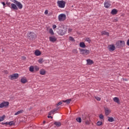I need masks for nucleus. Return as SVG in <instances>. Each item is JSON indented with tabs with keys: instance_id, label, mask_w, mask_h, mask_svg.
Segmentation results:
<instances>
[{
	"instance_id": "1",
	"label": "nucleus",
	"mask_w": 129,
	"mask_h": 129,
	"mask_svg": "<svg viewBox=\"0 0 129 129\" xmlns=\"http://www.w3.org/2000/svg\"><path fill=\"white\" fill-rule=\"evenodd\" d=\"M57 5L58 8L64 9L66 5V2L64 1H57Z\"/></svg>"
},
{
	"instance_id": "2",
	"label": "nucleus",
	"mask_w": 129,
	"mask_h": 129,
	"mask_svg": "<svg viewBox=\"0 0 129 129\" xmlns=\"http://www.w3.org/2000/svg\"><path fill=\"white\" fill-rule=\"evenodd\" d=\"M125 45V42L123 40H119L116 42V46L118 48H121L124 47Z\"/></svg>"
},
{
	"instance_id": "3",
	"label": "nucleus",
	"mask_w": 129,
	"mask_h": 129,
	"mask_svg": "<svg viewBox=\"0 0 129 129\" xmlns=\"http://www.w3.org/2000/svg\"><path fill=\"white\" fill-rule=\"evenodd\" d=\"M80 53L82 55H85L86 56L90 54V50L88 49H83L81 48H79Z\"/></svg>"
},
{
	"instance_id": "4",
	"label": "nucleus",
	"mask_w": 129,
	"mask_h": 129,
	"mask_svg": "<svg viewBox=\"0 0 129 129\" xmlns=\"http://www.w3.org/2000/svg\"><path fill=\"white\" fill-rule=\"evenodd\" d=\"M27 37L30 40H33V39H36L37 35L35 33L31 32L27 34Z\"/></svg>"
},
{
	"instance_id": "5",
	"label": "nucleus",
	"mask_w": 129,
	"mask_h": 129,
	"mask_svg": "<svg viewBox=\"0 0 129 129\" xmlns=\"http://www.w3.org/2000/svg\"><path fill=\"white\" fill-rule=\"evenodd\" d=\"M66 32H67V28H63L59 29V30L57 31V33L60 36H63L66 34Z\"/></svg>"
},
{
	"instance_id": "6",
	"label": "nucleus",
	"mask_w": 129,
	"mask_h": 129,
	"mask_svg": "<svg viewBox=\"0 0 129 129\" xmlns=\"http://www.w3.org/2000/svg\"><path fill=\"white\" fill-rule=\"evenodd\" d=\"M58 21L59 22H63L66 20V15L64 14H61L58 16Z\"/></svg>"
},
{
	"instance_id": "7",
	"label": "nucleus",
	"mask_w": 129,
	"mask_h": 129,
	"mask_svg": "<svg viewBox=\"0 0 129 129\" xmlns=\"http://www.w3.org/2000/svg\"><path fill=\"white\" fill-rule=\"evenodd\" d=\"M10 103L9 102L4 101L0 104V108H4V107H8Z\"/></svg>"
},
{
	"instance_id": "8",
	"label": "nucleus",
	"mask_w": 129,
	"mask_h": 129,
	"mask_svg": "<svg viewBox=\"0 0 129 129\" xmlns=\"http://www.w3.org/2000/svg\"><path fill=\"white\" fill-rule=\"evenodd\" d=\"M10 77L11 80L18 79V78H19V74H14L12 75H10Z\"/></svg>"
},
{
	"instance_id": "9",
	"label": "nucleus",
	"mask_w": 129,
	"mask_h": 129,
	"mask_svg": "<svg viewBox=\"0 0 129 129\" xmlns=\"http://www.w3.org/2000/svg\"><path fill=\"white\" fill-rule=\"evenodd\" d=\"M104 110L106 116H107V115H109V114L111 112V110H110V109L107 107H105Z\"/></svg>"
},
{
	"instance_id": "10",
	"label": "nucleus",
	"mask_w": 129,
	"mask_h": 129,
	"mask_svg": "<svg viewBox=\"0 0 129 129\" xmlns=\"http://www.w3.org/2000/svg\"><path fill=\"white\" fill-rule=\"evenodd\" d=\"M108 49L109 51L112 52V51H114L115 50V46L113 45V44L110 45L108 46Z\"/></svg>"
},
{
	"instance_id": "11",
	"label": "nucleus",
	"mask_w": 129,
	"mask_h": 129,
	"mask_svg": "<svg viewBox=\"0 0 129 129\" xmlns=\"http://www.w3.org/2000/svg\"><path fill=\"white\" fill-rule=\"evenodd\" d=\"M10 8L13 11H18V7L14 4H11Z\"/></svg>"
},
{
	"instance_id": "12",
	"label": "nucleus",
	"mask_w": 129,
	"mask_h": 129,
	"mask_svg": "<svg viewBox=\"0 0 129 129\" xmlns=\"http://www.w3.org/2000/svg\"><path fill=\"white\" fill-rule=\"evenodd\" d=\"M104 7L106 8V9H108V8H109V7H110L111 4L109 2L106 1L104 3Z\"/></svg>"
},
{
	"instance_id": "13",
	"label": "nucleus",
	"mask_w": 129,
	"mask_h": 129,
	"mask_svg": "<svg viewBox=\"0 0 129 129\" xmlns=\"http://www.w3.org/2000/svg\"><path fill=\"white\" fill-rule=\"evenodd\" d=\"M15 3L17 6V7H18L19 9H20V10L23 9V5H22V4H21V3H20L18 1H15Z\"/></svg>"
},
{
	"instance_id": "14",
	"label": "nucleus",
	"mask_w": 129,
	"mask_h": 129,
	"mask_svg": "<svg viewBox=\"0 0 129 129\" xmlns=\"http://www.w3.org/2000/svg\"><path fill=\"white\" fill-rule=\"evenodd\" d=\"M49 41L50 42H52V43H54V42H56V41H57V38H56L55 36H50Z\"/></svg>"
},
{
	"instance_id": "15",
	"label": "nucleus",
	"mask_w": 129,
	"mask_h": 129,
	"mask_svg": "<svg viewBox=\"0 0 129 129\" xmlns=\"http://www.w3.org/2000/svg\"><path fill=\"white\" fill-rule=\"evenodd\" d=\"M47 73V72L44 69H40L39 71V74L40 75H46V74Z\"/></svg>"
},
{
	"instance_id": "16",
	"label": "nucleus",
	"mask_w": 129,
	"mask_h": 129,
	"mask_svg": "<svg viewBox=\"0 0 129 129\" xmlns=\"http://www.w3.org/2000/svg\"><path fill=\"white\" fill-rule=\"evenodd\" d=\"M34 54L35 55V56H40L41 54H42V53L40 51V50H36Z\"/></svg>"
},
{
	"instance_id": "17",
	"label": "nucleus",
	"mask_w": 129,
	"mask_h": 129,
	"mask_svg": "<svg viewBox=\"0 0 129 129\" xmlns=\"http://www.w3.org/2000/svg\"><path fill=\"white\" fill-rule=\"evenodd\" d=\"M113 100L114 101V102H116V103H118V104H119V99L118 97H114Z\"/></svg>"
},
{
	"instance_id": "18",
	"label": "nucleus",
	"mask_w": 129,
	"mask_h": 129,
	"mask_svg": "<svg viewBox=\"0 0 129 129\" xmlns=\"http://www.w3.org/2000/svg\"><path fill=\"white\" fill-rule=\"evenodd\" d=\"M111 15H116V14H117V10L115 9H112L111 12Z\"/></svg>"
},
{
	"instance_id": "19",
	"label": "nucleus",
	"mask_w": 129,
	"mask_h": 129,
	"mask_svg": "<svg viewBox=\"0 0 129 129\" xmlns=\"http://www.w3.org/2000/svg\"><path fill=\"white\" fill-rule=\"evenodd\" d=\"M87 63L88 64V65H92V64H93V60H92L90 59H87Z\"/></svg>"
},
{
	"instance_id": "20",
	"label": "nucleus",
	"mask_w": 129,
	"mask_h": 129,
	"mask_svg": "<svg viewBox=\"0 0 129 129\" xmlns=\"http://www.w3.org/2000/svg\"><path fill=\"white\" fill-rule=\"evenodd\" d=\"M23 112H24V110L21 109L17 111L16 113H15V115H18V114H21V113H23Z\"/></svg>"
},
{
	"instance_id": "21",
	"label": "nucleus",
	"mask_w": 129,
	"mask_h": 129,
	"mask_svg": "<svg viewBox=\"0 0 129 129\" xmlns=\"http://www.w3.org/2000/svg\"><path fill=\"white\" fill-rule=\"evenodd\" d=\"M108 121H109L110 122H112L114 120V119L112 117H109L108 116Z\"/></svg>"
},
{
	"instance_id": "22",
	"label": "nucleus",
	"mask_w": 129,
	"mask_h": 129,
	"mask_svg": "<svg viewBox=\"0 0 129 129\" xmlns=\"http://www.w3.org/2000/svg\"><path fill=\"white\" fill-rule=\"evenodd\" d=\"M54 124H55V125H56V126H57V127H59V126H61V122H60L59 121H55L54 122Z\"/></svg>"
},
{
	"instance_id": "23",
	"label": "nucleus",
	"mask_w": 129,
	"mask_h": 129,
	"mask_svg": "<svg viewBox=\"0 0 129 129\" xmlns=\"http://www.w3.org/2000/svg\"><path fill=\"white\" fill-rule=\"evenodd\" d=\"M101 35H106V36H109V33L106 31H103L101 32Z\"/></svg>"
},
{
	"instance_id": "24",
	"label": "nucleus",
	"mask_w": 129,
	"mask_h": 129,
	"mask_svg": "<svg viewBox=\"0 0 129 129\" xmlns=\"http://www.w3.org/2000/svg\"><path fill=\"white\" fill-rule=\"evenodd\" d=\"M80 47H81V48H85L86 47V45H85V43L84 42H80Z\"/></svg>"
},
{
	"instance_id": "25",
	"label": "nucleus",
	"mask_w": 129,
	"mask_h": 129,
	"mask_svg": "<svg viewBox=\"0 0 129 129\" xmlns=\"http://www.w3.org/2000/svg\"><path fill=\"white\" fill-rule=\"evenodd\" d=\"M21 81L22 83H27V79L26 78H23L21 79Z\"/></svg>"
},
{
	"instance_id": "26",
	"label": "nucleus",
	"mask_w": 129,
	"mask_h": 129,
	"mask_svg": "<svg viewBox=\"0 0 129 129\" xmlns=\"http://www.w3.org/2000/svg\"><path fill=\"white\" fill-rule=\"evenodd\" d=\"M58 109H54L53 110H52V111H51L50 112H49V115H51V114H52V113H54V112H55V111H57Z\"/></svg>"
},
{
	"instance_id": "27",
	"label": "nucleus",
	"mask_w": 129,
	"mask_h": 129,
	"mask_svg": "<svg viewBox=\"0 0 129 129\" xmlns=\"http://www.w3.org/2000/svg\"><path fill=\"white\" fill-rule=\"evenodd\" d=\"M49 33L50 34V35H54V31H53V29L52 28H50L49 30Z\"/></svg>"
},
{
	"instance_id": "28",
	"label": "nucleus",
	"mask_w": 129,
	"mask_h": 129,
	"mask_svg": "<svg viewBox=\"0 0 129 129\" xmlns=\"http://www.w3.org/2000/svg\"><path fill=\"white\" fill-rule=\"evenodd\" d=\"M6 118V115H4L2 117L0 116V122L5 120V118Z\"/></svg>"
},
{
	"instance_id": "29",
	"label": "nucleus",
	"mask_w": 129,
	"mask_h": 129,
	"mask_svg": "<svg viewBox=\"0 0 129 129\" xmlns=\"http://www.w3.org/2000/svg\"><path fill=\"white\" fill-rule=\"evenodd\" d=\"M29 71H30V72H34V67L33 66H31L29 68Z\"/></svg>"
},
{
	"instance_id": "30",
	"label": "nucleus",
	"mask_w": 129,
	"mask_h": 129,
	"mask_svg": "<svg viewBox=\"0 0 129 129\" xmlns=\"http://www.w3.org/2000/svg\"><path fill=\"white\" fill-rule=\"evenodd\" d=\"M76 120L77 121H78V122H81V121H82V120L81 119V117H78L76 118Z\"/></svg>"
},
{
	"instance_id": "31",
	"label": "nucleus",
	"mask_w": 129,
	"mask_h": 129,
	"mask_svg": "<svg viewBox=\"0 0 129 129\" xmlns=\"http://www.w3.org/2000/svg\"><path fill=\"white\" fill-rule=\"evenodd\" d=\"M63 102H66L68 104H69L70 103V102L71 101V99H68V100H66L65 101H62Z\"/></svg>"
},
{
	"instance_id": "32",
	"label": "nucleus",
	"mask_w": 129,
	"mask_h": 129,
	"mask_svg": "<svg viewBox=\"0 0 129 129\" xmlns=\"http://www.w3.org/2000/svg\"><path fill=\"white\" fill-rule=\"evenodd\" d=\"M95 98L98 100V101H100V100H101V98H100V97H98V96H95Z\"/></svg>"
},
{
	"instance_id": "33",
	"label": "nucleus",
	"mask_w": 129,
	"mask_h": 129,
	"mask_svg": "<svg viewBox=\"0 0 129 129\" xmlns=\"http://www.w3.org/2000/svg\"><path fill=\"white\" fill-rule=\"evenodd\" d=\"M43 62H44L43 58H40L38 60V62H39L40 64H42Z\"/></svg>"
},
{
	"instance_id": "34",
	"label": "nucleus",
	"mask_w": 129,
	"mask_h": 129,
	"mask_svg": "<svg viewBox=\"0 0 129 129\" xmlns=\"http://www.w3.org/2000/svg\"><path fill=\"white\" fill-rule=\"evenodd\" d=\"M34 70L36 71H39V70H40V68H39L38 66H35L34 67Z\"/></svg>"
},
{
	"instance_id": "35",
	"label": "nucleus",
	"mask_w": 129,
	"mask_h": 129,
	"mask_svg": "<svg viewBox=\"0 0 129 129\" xmlns=\"http://www.w3.org/2000/svg\"><path fill=\"white\" fill-rule=\"evenodd\" d=\"M101 124H102V121H98L97 122V125H98V126L101 125Z\"/></svg>"
},
{
	"instance_id": "36",
	"label": "nucleus",
	"mask_w": 129,
	"mask_h": 129,
	"mask_svg": "<svg viewBox=\"0 0 129 129\" xmlns=\"http://www.w3.org/2000/svg\"><path fill=\"white\" fill-rule=\"evenodd\" d=\"M73 53H74V54H77V53H78L77 49H73Z\"/></svg>"
},
{
	"instance_id": "37",
	"label": "nucleus",
	"mask_w": 129,
	"mask_h": 129,
	"mask_svg": "<svg viewBox=\"0 0 129 129\" xmlns=\"http://www.w3.org/2000/svg\"><path fill=\"white\" fill-rule=\"evenodd\" d=\"M73 30V29L72 28H69L68 29V33L69 34H70V33H71V32H72V31Z\"/></svg>"
},
{
	"instance_id": "38",
	"label": "nucleus",
	"mask_w": 129,
	"mask_h": 129,
	"mask_svg": "<svg viewBox=\"0 0 129 129\" xmlns=\"http://www.w3.org/2000/svg\"><path fill=\"white\" fill-rule=\"evenodd\" d=\"M99 117L101 119H104V117L103 116V115L100 114Z\"/></svg>"
},
{
	"instance_id": "39",
	"label": "nucleus",
	"mask_w": 129,
	"mask_h": 129,
	"mask_svg": "<svg viewBox=\"0 0 129 129\" xmlns=\"http://www.w3.org/2000/svg\"><path fill=\"white\" fill-rule=\"evenodd\" d=\"M86 41L87 42H88L89 43H90V42H91V40H90V39H89V38H87L86 39Z\"/></svg>"
},
{
	"instance_id": "40",
	"label": "nucleus",
	"mask_w": 129,
	"mask_h": 129,
	"mask_svg": "<svg viewBox=\"0 0 129 129\" xmlns=\"http://www.w3.org/2000/svg\"><path fill=\"white\" fill-rule=\"evenodd\" d=\"M8 124H9V125H13L14 124V121L9 122Z\"/></svg>"
},
{
	"instance_id": "41",
	"label": "nucleus",
	"mask_w": 129,
	"mask_h": 129,
	"mask_svg": "<svg viewBox=\"0 0 129 129\" xmlns=\"http://www.w3.org/2000/svg\"><path fill=\"white\" fill-rule=\"evenodd\" d=\"M70 41H74V38H73V37L70 36Z\"/></svg>"
},
{
	"instance_id": "42",
	"label": "nucleus",
	"mask_w": 129,
	"mask_h": 129,
	"mask_svg": "<svg viewBox=\"0 0 129 129\" xmlns=\"http://www.w3.org/2000/svg\"><path fill=\"white\" fill-rule=\"evenodd\" d=\"M56 28H57V26H56V25H53L52 26V28L53 29V30H55V29H56Z\"/></svg>"
},
{
	"instance_id": "43",
	"label": "nucleus",
	"mask_w": 129,
	"mask_h": 129,
	"mask_svg": "<svg viewBox=\"0 0 129 129\" xmlns=\"http://www.w3.org/2000/svg\"><path fill=\"white\" fill-rule=\"evenodd\" d=\"M62 104V102H59L57 104V106H59V105H61Z\"/></svg>"
},
{
	"instance_id": "44",
	"label": "nucleus",
	"mask_w": 129,
	"mask_h": 129,
	"mask_svg": "<svg viewBox=\"0 0 129 129\" xmlns=\"http://www.w3.org/2000/svg\"><path fill=\"white\" fill-rule=\"evenodd\" d=\"M86 124H90V122H89V121L87 120L85 121Z\"/></svg>"
},
{
	"instance_id": "45",
	"label": "nucleus",
	"mask_w": 129,
	"mask_h": 129,
	"mask_svg": "<svg viewBox=\"0 0 129 129\" xmlns=\"http://www.w3.org/2000/svg\"><path fill=\"white\" fill-rule=\"evenodd\" d=\"M44 14H45V15H48V10H45Z\"/></svg>"
},
{
	"instance_id": "46",
	"label": "nucleus",
	"mask_w": 129,
	"mask_h": 129,
	"mask_svg": "<svg viewBox=\"0 0 129 129\" xmlns=\"http://www.w3.org/2000/svg\"><path fill=\"white\" fill-rule=\"evenodd\" d=\"M2 5H3L4 8L5 9V6H6V3L5 2H2Z\"/></svg>"
},
{
	"instance_id": "47",
	"label": "nucleus",
	"mask_w": 129,
	"mask_h": 129,
	"mask_svg": "<svg viewBox=\"0 0 129 129\" xmlns=\"http://www.w3.org/2000/svg\"><path fill=\"white\" fill-rule=\"evenodd\" d=\"M126 45H127V46H129V39L127 40V41L126 42Z\"/></svg>"
},
{
	"instance_id": "48",
	"label": "nucleus",
	"mask_w": 129,
	"mask_h": 129,
	"mask_svg": "<svg viewBox=\"0 0 129 129\" xmlns=\"http://www.w3.org/2000/svg\"><path fill=\"white\" fill-rule=\"evenodd\" d=\"M47 117L48 118H53V117L52 116H50V115H48V116H47Z\"/></svg>"
},
{
	"instance_id": "49",
	"label": "nucleus",
	"mask_w": 129,
	"mask_h": 129,
	"mask_svg": "<svg viewBox=\"0 0 129 129\" xmlns=\"http://www.w3.org/2000/svg\"><path fill=\"white\" fill-rule=\"evenodd\" d=\"M6 74H8V71H5Z\"/></svg>"
},
{
	"instance_id": "50",
	"label": "nucleus",
	"mask_w": 129,
	"mask_h": 129,
	"mask_svg": "<svg viewBox=\"0 0 129 129\" xmlns=\"http://www.w3.org/2000/svg\"><path fill=\"white\" fill-rule=\"evenodd\" d=\"M22 58H23V59H26V57H25V56H23Z\"/></svg>"
},
{
	"instance_id": "51",
	"label": "nucleus",
	"mask_w": 129,
	"mask_h": 129,
	"mask_svg": "<svg viewBox=\"0 0 129 129\" xmlns=\"http://www.w3.org/2000/svg\"><path fill=\"white\" fill-rule=\"evenodd\" d=\"M5 124H6V125H8L9 124V123L8 122H5Z\"/></svg>"
},
{
	"instance_id": "52",
	"label": "nucleus",
	"mask_w": 129,
	"mask_h": 129,
	"mask_svg": "<svg viewBox=\"0 0 129 129\" xmlns=\"http://www.w3.org/2000/svg\"><path fill=\"white\" fill-rule=\"evenodd\" d=\"M45 123H46V121H43V124H45Z\"/></svg>"
},
{
	"instance_id": "53",
	"label": "nucleus",
	"mask_w": 129,
	"mask_h": 129,
	"mask_svg": "<svg viewBox=\"0 0 129 129\" xmlns=\"http://www.w3.org/2000/svg\"><path fill=\"white\" fill-rule=\"evenodd\" d=\"M3 124H5V122H2V123Z\"/></svg>"
},
{
	"instance_id": "54",
	"label": "nucleus",
	"mask_w": 129,
	"mask_h": 129,
	"mask_svg": "<svg viewBox=\"0 0 129 129\" xmlns=\"http://www.w3.org/2000/svg\"><path fill=\"white\" fill-rule=\"evenodd\" d=\"M115 22H116V20H115Z\"/></svg>"
},
{
	"instance_id": "55",
	"label": "nucleus",
	"mask_w": 129,
	"mask_h": 129,
	"mask_svg": "<svg viewBox=\"0 0 129 129\" xmlns=\"http://www.w3.org/2000/svg\"><path fill=\"white\" fill-rule=\"evenodd\" d=\"M127 129H129V127L127 128Z\"/></svg>"
}]
</instances>
